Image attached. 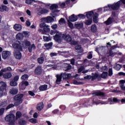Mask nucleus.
Instances as JSON below:
<instances>
[{
	"label": "nucleus",
	"mask_w": 125,
	"mask_h": 125,
	"mask_svg": "<svg viewBox=\"0 0 125 125\" xmlns=\"http://www.w3.org/2000/svg\"><path fill=\"white\" fill-rule=\"evenodd\" d=\"M98 13H95L94 14V16H93V21L94 22V23H98Z\"/></svg>",
	"instance_id": "34"
},
{
	"label": "nucleus",
	"mask_w": 125,
	"mask_h": 125,
	"mask_svg": "<svg viewBox=\"0 0 125 125\" xmlns=\"http://www.w3.org/2000/svg\"><path fill=\"white\" fill-rule=\"evenodd\" d=\"M14 29H15L16 31H20L22 29V25L17 24H15L14 26Z\"/></svg>",
	"instance_id": "32"
},
{
	"label": "nucleus",
	"mask_w": 125,
	"mask_h": 125,
	"mask_svg": "<svg viewBox=\"0 0 125 125\" xmlns=\"http://www.w3.org/2000/svg\"><path fill=\"white\" fill-rule=\"evenodd\" d=\"M118 20V15L116 14V13L113 12L112 13L111 17H109L106 21L104 22L105 25H110L114 21Z\"/></svg>",
	"instance_id": "5"
},
{
	"label": "nucleus",
	"mask_w": 125,
	"mask_h": 125,
	"mask_svg": "<svg viewBox=\"0 0 125 125\" xmlns=\"http://www.w3.org/2000/svg\"><path fill=\"white\" fill-rule=\"evenodd\" d=\"M12 77V74L10 72L5 73L3 75L4 79H10Z\"/></svg>",
	"instance_id": "28"
},
{
	"label": "nucleus",
	"mask_w": 125,
	"mask_h": 125,
	"mask_svg": "<svg viewBox=\"0 0 125 125\" xmlns=\"http://www.w3.org/2000/svg\"><path fill=\"white\" fill-rule=\"evenodd\" d=\"M29 85V82L27 81H22L19 84L20 89L24 90L26 88V86Z\"/></svg>",
	"instance_id": "13"
},
{
	"label": "nucleus",
	"mask_w": 125,
	"mask_h": 125,
	"mask_svg": "<svg viewBox=\"0 0 125 125\" xmlns=\"http://www.w3.org/2000/svg\"><path fill=\"white\" fill-rule=\"evenodd\" d=\"M87 58L88 59H91V58H92V53L91 52L88 53Z\"/></svg>",
	"instance_id": "64"
},
{
	"label": "nucleus",
	"mask_w": 125,
	"mask_h": 125,
	"mask_svg": "<svg viewBox=\"0 0 125 125\" xmlns=\"http://www.w3.org/2000/svg\"><path fill=\"white\" fill-rule=\"evenodd\" d=\"M125 5V0H120L113 4H108L107 6L104 7V12L106 11H111V10H118L120 8V5Z\"/></svg>",
	"instance_id": "2"
},
{
	"label": "nucleus",
	"mask_w": 125,
	"mask_h": 125,
	"mask_svg": "<svg viewBox=\"0 0 125 125\" xmlns=\"http://www.w3.org/2000/svg\"><path fill=\"white\" fill-rule=\"evenodd\" d=\"M23 38L24 35H23V34L21 33L17 34L16 36V39L19 41H21V40H22Z\"/></svg>",
	"instance_id": "26"
},
{
	"label": "nucleus",
	"mask_w": 125,
	"mask_h": 125,
	"mask_svg": "<svg viewBox=\"0 0 125 125\" xmlns=\"http://www.w3.org/2000/svg\"><path fill=\"white\" fill-rule=\"evenodd\" d=\"M108 73V76H109V77H111V76L113 75V69H112V68H109Z\"/></svg>",
	"instance_id": "59"
},
{
	"label": "nucleus",
	"mask_w": 125,
	"mask_h": 125,
	"mask_svg": "<svg viewBox=\"0 0 125 125\" xmlns=\"http://www.w3.org/2000/svg\"><path fill=\"white\" fill-rule=\"evenodd\" d=\"M121 68H122V65H120V64H117L115 67V70H117V71H120V70H121Z\"/></svg>",
	"instance_id": "54"
},
{
	"label": "nucleus",
	"mask_w": 125,
	"mask_h": 125,
	"mask_svg": "<svg viewBox=\"0 0 125 125\" xmlns=\"http://www.w3.org/2000/svg\"><path fill=\"white\" fill-rule=\"evenodd\" d=\"M85 14L87 19H92V16H93V14H94V13H93V11H91L85 13Z\"/></svg>",
	"instance_id": "20"
},
{
	"label": "nucleus",
	"mask_w": 125,
	"mask_h": 125,
	"mask_svg": "<svg viewBox=\"0 0 125 125\" xmlns=\"http://www.w3.org/2000/svg\"><path fill=\"white\" fill-rule=\"evenodd\" d=\"M74 27L75 28H76V29H82V28H83V23H82V22H76L75 25H74Z\"/></svg>",
	"instance_id": "24"
},
{
	"label": "nucleus",
	"mask_w": 125,
	"mask_h": 125,
	"mask_svg": "<svg viewBox=\"0 0 125 125\" xmlns=\"http://www.w3.org/2000/svg\"><path fill=\"white\" fill-rule=\"evenodd\" d=\"M59 10H54V11H52L51 14V15H52V16L53 17H56V16H57V13L59 12Z\"/></svg>",
	"instance_id": "38"
},
{
	"label": "nucleus",
	"mask_w": 125,
	"mask_h": 125,
	"mask_svg": "<svg viewBox=\"0 0 125 125\" xmlns=\"http://www.w3.org/2000/svg\"><path fill=\"white\" fill-rule=\"evenodd\" d=\"M40 28H42L44 33H49L50 32V28H49V25L45 24V23H41L40 24Z\"/></svg>",
	"instance_id": "9"
},
{
	"label": "nucleus",
	"mask_w": 125,
	"mask_h": 125,
	"mask_svg": "<svg viewBox=\"0 0 125 125\" xmlns=\"http://www.w3.org/2000/svg\"><path fill=\"white\" fill-rule=\"evenodd\" d=\"M38 61L39 64H42L44 62V59L43 57H41L38 59Z\"/></svg>",
	"instance_id": "47"
},
{
	"label": "nucleus",
	"mask_w": 125,
	"mask_h": 125,
	"mask_svg": "<svg viewBox=\"0 0 125 125\" xmlns=\"http://www.w3.org/2000/svg\"><path fill=\"white\" fill-rule=\"evenodd\" d=\"M28 48L29 52L31 53L33 50H35L36 49V45L35 44H32V45H30Z\"/></svg>",
	"instance_id": "30"
},
{
	"label": "nucleus",
	"mask_w": 125,
	"mask_h": 125,
	"mask_svg": "<svg viewBox=\"0 0 125 125\" xmlns=\"http://www.w3.org/2000/svg\"><path fill=\"white\" fill-rule=\"evenodd\" d=\"M24 95L22 94L16 95L14 97V100L15 101V106H19L21 103L23 102V97Z\"/></svg>",
	"instance_id": "7"
},
{
	"label": "nucleus",
	"mask_w": 125,
	"mask_h": 125,
	"mask_svg": "<svg viewBox=\"0 0 125 125\" xmlns=\"http://www.w3.org/2000/svg\"><path fill=\"white\" fill-rule=\"evenodd\" d=\"M43 107H44L43 103H40L38 104H37L36 108L38 111H42V110L43 109Z\"/></svg>",
	"instance_id": "25"
},
{
	"label": "nucleus",
	"mask_w": 125,
	"mask_h": 125,
	"mask_svg": "<svg viewBox=\"0 0 125 125\" xmlns=\"http://www.w3.org/2000/svg\"><path fill=\"white\" fill-rule=\"evenodd\" d=\"M37 2H39V4H41V5L43 7H46V6H50V3H46L39 1H38Z\"/></svg>",
	"instance_id": "36"
},
{
	"label": "nucleus",
	"mask_w": 125,
	"mask_h": 125,
	"mask_svg": "<svg viewBox=\"0 0 125 125\" xmlns=\"http://www.w3.org/2000/svg\"><path fill=\"white\" fill-rule=\"evenodd\" d=\"M0 89L6 91V83L4 82H0Z\"/></svg>",
	"instance_id": "21"
},
{
	"label": "nucleus",
	"mask_w": 125,
	"mask_h": 125,
	"mask_svg": "<svg viewBox=\"0 0 125 125\" xmlns=\"http://www.w3.org/2000/svg\"><path fill=\"white\" fill-rule=\"evenodd\" d=\"M43 38L45 42H50V41H51V38L50 37L43 36Z\"/></svg>",
	"instance_id": "49"
},
{
	"label": "nucleus",
	"mask_w": 125,
	"mask_h": 125,
	"mask_svg": "<svg viewBox=\"0 0 125 125\" xmlns=\"http://www.w3.org/2000/svg\"><path fill=\"white\" fill-rule=\"evenodd\" d=\"M53 21V19L51 17H47L46 18V23H51Z\"/></svg>",
	"instance_id": "45"
},
{
	"label": "nucleus",
	"mask_w": 125,
	"mask_h": 125,
	"mask_svg": "<svg viewBox=\"0 0 125 125\" xmlns=\"http://www.w3.org/2000/svg\"><path fill=\"white\" fill-rule=\"evenodd\" d=\"M48 12H49V10L39 8L37 11V14L41 16L42 14H45V13H48Z\"/></svg>",
	"instance_id": "12"
},
{
	"label": "nucleus",
	"mask_w": 125,
	"mask_h": 125,
	"mask_svg": "<svg viewBox=\"0 0 125 125\" xmlns=\"http://www.w3.org/2000/svg\"><path fill=\"white\" fill-rule=\"evenodd\" d=\"M120 100L117 98H109L108 101H102L96 99H88L85 103H79V105H83V107H89V106H93V105H98V104H102V105H106V104H110L112 105L115 104V103H118L119 102Z\"/></svg>",
	"instance_id": "1"
},
{
	"label": "nucleus",
	"mask_w": 125,
	"mask_h": 125,
	"mask_svg": "<svg viewBox=\"0 0 125 125\" xmlns=\"http://www.w3.org/2000/svg\"><path fill=\"white\" fill-rule=\"evenodd\" d=\"M7 105V101H4L3 102L1 103V104H0V106H1L2 107H4V106H6Z\"/></svg>",
	"instance_id": "55"
},
{
	"label": "nucleus",
	"mask_w": 125,
	"mask_h": 125,
	"mask_svg": "<svg viewBox=\"0 0 125 125\" xmlns=\"http://www.w3.org/2000/svg\"><path fill=\"white\" fill-rule=\"evenodd\" d=\"M52 79V76L51 75H48L46 77V81L47 82H50V80Z\"/></svg>",
	"instance_id": "53"
},
{
	"label": "nucleus",
	"mask_w": 125,
	"mask_h": 125,
	"mask_svg": "<svg viewBox=\"0 0 125 125\" xmlns=\"http://www.w3.org/2000/svg\"><path fill=\"white\" fill-rule=\"evenodd\" d=\"M89 20H87L85 21V24L89 26V25H91L92 24V19H88Z\"/></svg>",
	"instance_id": "40"
},
{
	"label": "nucleus",
	"mask_w": 125,
	"mask_h": 125,
	"mask_svg": "<svg viewBox=\"0 0 125 125\" xmlns=\"http://www.w3.org/2000/svg\"><path fill=\"white\" fill-rule=\"evenodd\" d=\"M66 19H67L68 25L69 28L72 29H74V24H73V23L69 21V20H68V18H66Z\"/></svg>",
	"instance_id": "44"
},
{
	"label": "nucleus",
	"mask_w": 125,
	"mask_h": 125,
	"mask_svg": "<svg viewBox=\"0 0 125 125\" xmlns=\"http://www.w3.org/2000/svg\"><path fill=\"white\" fill-rule=\"evenodd\" d=\"M57 80L56 81V83L57 84H60L61 82H62V77L61 75L58 74L56 75Z\"/></svg>",
	"instance_id": "22"
},
{
	"label": "nucleus",
	"mask_w": 125,
	"mask_h": 125,
	"mask_svg": "<svg viewBox=\"0 0 125 125\" xmlns=\"http://www.w3.org/2000/svg\"><path fill=\"white\" fill-rule=\"evenodd\" d=\"M98 78V74L97 73H95L94 76H92V81H94V80H96V79H97Z\"/></svg>",
	"instance_id": "56"
},
{
	"label": "nucleus",
	"mask_w": 125,
	"mask_h": 125,
	"mask_svg": "<svg viewBox=\"0 0 125 125\" xmlns=\"http://www.w3.org/2000/svg\"><path fill=\"white\" fill-rule=\"evenodd\" d=\"M59 22L61 25H62V24H64V23H65V20L63 18H62L60 19Z\"/></svg>",
	"instance_id": "58"
},
{
	"label": "nucleus",
	"mask_w": 125,
	"mask_h": 125,
	"mask_svg": "<svg viewBox=\"0 0 125 125\" xmlns=\"http://www.w3.org/2000/svg\"><path fill=\"white\" fill-rule=\"evenodd\" d=\"M60 6L61 8H64V7L66 6V4L65 2H62V3H60Z\"/></svg>",
	"instance_id": "63"
},
{
	"label": "nucleus",
	"mask_w": 125,
	"mask_h": 125,
	"mask_svg": "<svg viewBox=\"0 0 125 125\" xmlns=\"http://www.w3.org/2000/svg\"><path fill=\"white\" fill-rule=\"evenodd\" d=\"M28 78H29V76L27 74H24L21 76V80H27Z\"/></svg>",
	"instance_id": "52"
},
{
	"label": "nucleus",
	"mask_w": 125,
	"mask_h": 125,
	"mask_svg": "<svg viewBox=\"0 0 125 125\" xmlns=\"http://www.w3.org/2000/svg\"><path fill=\"white\" fill-rule=\"evenodd\" d=\"M93 96H101L103 97L105 96V94L102 92L98 91L92 94Z\"/></svg>",
	"instance_id": "23"
},
{
	"label": "nucleus",
	"mask_w": 125,
	"mask_h": 125,
	"mask_svg": "<svg viewBox=\"0 0 125 125\" xmlns=\"http://www.w3.org/2000/svg\"><path fill=\"white\" fill-rule=\"evenodd\" d=\"M4 108H2L0 109V116H2V115H3V113H4Z\"/></svg>",
	"instance_id": "61"
},
{
	"label": "nucleus",
	"mask_w": 125,
	"mask_h": 125,
	"mask_svg": "<svg viewBox=\"0 0 125 125\" xmlns=\"http://www.w3.org/2000/svg\"><path fill=\"white\" fill-rule=\"evenodd\" d=\"M19 49H15V50L14 52V55L16 59L20 60L22 58V54L20 52Z\"/></svg>",
	"instance_id": "11"
},
{
	"label": "nucleus",
	"mask_w": 125,
	"mask_h": 125,
	"mask_svg": "<svg viewBox=\"0 0 125 125\" xmlns=\"http://www.w3.org/2000/svg\"><path fill=\"white\" fill-rule=\"evenodd\" d=\"M16 119L17 120H18V119H20V118H21L22 116V113L20 111H18L16 112Z\"/></svg>",
	"instance_id": "43"
},
{
	"label": "nucleus",
	"mask_w": 125,
	"mask_h": 125,
	"mask_svg": "<svg viewBox=\"0 0 125 125\" xmlns=\"http://www.w3.org/2000/svg\"><path fill=\"white\" fill-rule=\"evenodd\" d=\"M12 107H14V104H10L7 106L6 109L8 110V109H10V108H12Z\"/></svg>",
	"instance_id": "62"
},
{
	"label": "nucleus",
	"mask_w": 125,
	"mask_h": 125,
	"mask_svg": "<svg viewBox=\"0 0 125 125\" xmlns=\"http://www.w3.org/2000/svg\"><path fill=\"white\" fill-rule=\"evenodd\" d=\"M105 46H98L95 49V51H96V52L98 53H99V52H103V51H105Z\"/></svg>",
	"instance_id": "17"
},
{
	"label": "nucleus",
	"mask_w": 125,
	"mask_h": 125,
	"mask_svg": "<svg viewBox=\"0 0 125 125\" xmlns=\"http://www.w3.org/2000/svg\"><path fill=\"white\" fill-rule=\"evenodd\" d=\"M58 8V4H53L50 6V10H57Z\"/></svg>",
	"instance_id": "33"
},
{
	"label": "nucleus",
	"mask_w": 125,
	"mask_h": 125,
	"mask_svg": "<svg viewBox=\"0 0 125 125\" xmlns=\"http://www.w3.org/2000/svg\"><path fill=\"white\" fill-rule=\"evenodd\" d=\"M30 45H31V42L27 40H25L21 42V43L19 41H17L13 44V47H14L15 49H19V50L22 51V50H23V47L24 48H27V47L30 46Z\"/></svg>",
	"instance_id": "3"
},
{
	"label": "nucleus",
	"mask_w": 125,
	"mask_h": 125,
	"mask_svg": "<svg viewBox=\"0 0 125 125\" xmlns=\"http://www.w3.org/2000/svg\"><path fill=\"white\" fill-rule=\"evenodd\" d=\"M18 84V83H17L16 81H15L14 80H12L10 82V85L11 86H16Z\"/></svg>",
	"instance_id": "48"
},
{
	"label": "nucleus",
	"mask_w": 125,
	"mask_h": 125,
	"mask_svg": "<svg viewBox=\"0 0 125 125\" xmlns=\"http://www.w3.org/2000/svg\"><path fill=\"white\" fill-rule=\"evenodd\" d=\"M48 63H51V64L47 65V67H52L54 70H59L61 68V62L60 60L49 61Z\"/></svg>",
	"instance_id": "4"
},
{
	"label": "nucleus",
	"mask_w": 125,
	"mask_h": 125,
	"mask_svg": "<svg viewBox=\"0 0 125 125\" xmlns=\"http://www.w3.org/2000/svg\"><path fill=\"white\" fill-rule=\"evenodd\" d=\"M11 55V52L9 51H3L2 53V58L4 60L9 58Z\"/></svg>",
	"instance_id": "10"
},
{
	"label": "nucleus",
	"mask_w": 125,
	"mask_h": 125,
	"mask_svg": "<svg viewBox=\"0 0 125 125\" xmlns=\"http://www.w3.org/2000/svg\"><path fill=\"white\" fill-rule=\"evenodd\" d=\"M63 39V34L59 32H57L56 34L54 36V40L57 42H61Z\"/></svg>",
	"instance_id": "8"
},
{
	"label": "nucleus",
	"mask_w": 125,
	"mask_h": 125,
	"mask_svg": "<svg viewBox=\"0 0 125 125\" xmlns=\"http://www.w3.org/2000/svg\"><path fill=\"white\" fill-rule=\"evenodd\" d=\"M6 93V91H4V90L0 89V96H2L3 95V94Z\"/></svg>",
	"instance_id": "57"
},
{
	"label": "nucleus",
	"mask_w": 125,
	"mask_h": 125,
	"mask_svg": "<svg viewBox=\"0 0 125 125\" xmlns=\"http://www.w3.org/2000/svg\"><path fill=\"white\" fill-rule=\"evenodd\" d=\"M91 31L92 33H95L97 31V27L96 25L93 24L91 26Z\"/></svg>",
	"instance_id": "37"
},
{
	"label": "nucleus",
	"mask_w": 125,
	"mask_h": 125,
	"mask_svg": "<svg viewBox=\"0 0 125 125\" xmlns=\"http://www.w3.org/2000/svg\"><path fill=\"white\" fill-rule=\"evenodd\" d=\"M75 49L78 50V52H83V50L82 48V46L81 45H77L75 47Z\"/></svg>",
	"instance_id": "41"
},
{
	"label": "nucleus",
	"mask_w": 125,
	"mask_h": 125,
	"mask_svg": "<svg viewBox=\"0 0 125 125\" xmlns=\"http://www.w3.org/2000/svg\"><path fill=\"white\" fill-rule=\"evenodd\" d=\"M84 79L85 80H90V79H92V76L87 75L86 76L84 77Z\"/></svg>",
	"instance_id": "60"
},
{
	"label": "nucleus",
	"mask_w": 125,
	"mask_h": 125,
	"mask_svg": "<svg viewBox=\"0 0 125 125\" xmlns=\"http://www.w3.org/2000/svg\"><path fill=\"white\" fill-rule=\"evenodd\" d=\"M29 122H30V123H32V124H37V119H35V118H32L31 119L29 120Z\"/></svg>",
	"instance_id": "51"
},
{
	"label": "nucleus",
	"mask_w": 125,
	"mask_h": 125,
	"mask_svg": "<svg viewBox=\"0 0 125 125\" xmlns=\"http://www.w3.org/2000/svg\"><path fill=\"white\" fill-rule=\"evenodd\" d=\"M34 73L36 75H38V76L42 75V66L39 65L37 66L35 70Z\"/></svg>",
	"instance_id": "15"
},
{
	"label": "nucleus",
	"mask_w": 125,
	"mask_h": 125,
	"mask_svg": "<svg viewBox=\"0 0 125 125\" xmlns=\"http://www.w3.org/2000/svg\"><path fill=\"white\" fill-rule=\"evenodd\" d=\"M10 93L11 94H12L13 95H15L16 94H17L18 93V89L17 88H11L10 89L9 91Z\"/></svg>",
	"instance_id": "19"
},
{
	"label": "nucleus",
	"mask_w": 125,
	"mask_h": 125,
	"mask_svg": "<svg viewBox=\"0 0 125 125\" xmlns=\"http://www.w3.org/2000/svg\"><path fill=\"white\" fill-rule=\"evenodd\" d=\"M69 21L71 22H76L78 20V16H75L74 14H73L68 18Z\"/></svg>",
	"instance_id": "18"
},
{
	"label": "nucleus",
	"mask_w": 125,
	"mask_h": 125,
	"mask_svg": "<svg viewBox=\"0 0 125 125\" xmlns=\"http://www.w3.org/2000/svg\"><path fill=\"white\" fill-rule=\"evenodd\" d=\"M6 122L9 123V125H15V115L13 114H10L5 118Z\"/></svg>",
	"instance_id": "6"
},
{
	"label": "nucleus",
	"mask_w": 125,
	"mask_h": 125,
	"mask_svg": "<svg viewBox=\"0 0 125 125\" xmlns=\"http://www.w3.org/2000/svg\"><path fill=\"white\" fill-rule=\"evenodd\" d=\"M64 71H69V70H71L72 68V66L68 63H64Z\"/></svg>",
	"instance_id": "29"
},
{
	"label": "nucleus",
	"mask_w": 125,
	"mask_h": 125,
	"mask_svg": "<svg viewBox=\"0 0 125 125\" xmlns=\"http://www.w3.org/2000/svg\"><path fill=\"white\" fill-rule=\"evenodd\" d=\"M34 1V2H38V1H36V0H26L25 1L26 3L27 4H31Z\"/></svg>",
	"instance_id": "50"
},
{
	"label": "nucleus",
	"mask_w": 125,
	"mask_h": 125,
	"mask_svg": "<svg viewBox=\"0 0 125 125\" xmlns=\"http://www.w3.org/2000/svg\"><path fill=\"white\" fill-rule=\"evenodd\" d=\"M53 44V43L52 42H50L48 43L44 44V45L46 48L49 49V48H51Z\"/></svg>",
	"instance_id": "42"
},
{
	"label": "nucleus",
	"mask_w": 125,
	"mask_h": 125,
	"mask_svg": "<svg viewBox=\"0 0 125 125\" xmlns=\"http://www.w3.org/2000/svg\"><path fill=\"white\" fill-rule=\"evenodd\" d=\"M62 39L64 40L67 42H72V37L69 35L67 34H63Z\"/></svg>",
	"instance_id": "16"
},
{
	"label": "nucleus",
	"mask_w": 125,
	"mask_h": 125,
	"mask_svg": "<svg viewBox=\"0 0 125 125\" xmlns=\"http://www.w3.org/2000/svg\"><path fill=\"white\" fill-rule=\"evenodd\" d=\"M39 89L41 91H45V90H47V85L44 84L40 86L39 87Z\"/></svg>",
	"instance_id": "31"
},
{
	"label": "nucleus",
	"mask_w": 125,
	"mask_h": 125,
	"mask_svg": "<svg viewBox=\"0 0 125 125\" xmlns=\"http://www.w3.org/2000/svg\"><path fill=\"white\" fill-rule=\"evenodd\" d=\"M107 76L108 72H104L101 75V77L102 78V79H106Z\"/></svg>",
	"instance_id": "46"
},
{
	"label": "nucleus",
	"mask_w": 125,
	"mask_h": 125,
	"mask_svg": "<svg viewBox=\"0 0 125 125\" xmlns=\"http://www.w3.org/2000/svg\"><path fill=\"white\" fill-rule=\"evenodd\" d=\"M9 10V9L6 5H2L0 7V11L1 12H3V11H8Z\"/></svg>",
	"instance_id": "27"
},
{
	"label": "nucleus",
	"mask_w": 125,
	"mask_h": 125,
	"mask_svg": "<svg viewBox=\"0 0 125 125\" xmlns=\"http://www.w3.org/2000/svg\"><path fill=\"white\" fill-rule=\"evenodd\" d=\"M60 75L61 77H62V78L63 80H68V79H70V78L72 77L71 74L69 73H62Z\"/></svg>",
	"instance_id": "14"
},
{
	"label": "nucleus",
	"mask_w": 125,
	"mask_h": 125,
	"mask_svg": "<svg viewBox=\"0 0 125 125\" xmlns=\"http://www.w3.org/2000/svg\"><path fill=\"white\" fill-rule=\"evenodd\" d=\"M120 87L122 90H125V86L124 83H125V80H121L120 81Z\"/></svg>",
	"instance_id": "35"
},
{
	"label": "nucleus",
	"mask_w": 125,
	"mask_h": 125,
	"mask_svg": "<svg viewBox=\"0 0 125 125\" xmlns=\"http://www.w3.org/2000/svg\"><path fill=\"white\" fill-rule=\"evenodd\" d=\"M27 124V122H26V121H25L24 119H20L19 121V125H25Z\"/></svg>",
	"instance_id": "39"
}]
</instances>
